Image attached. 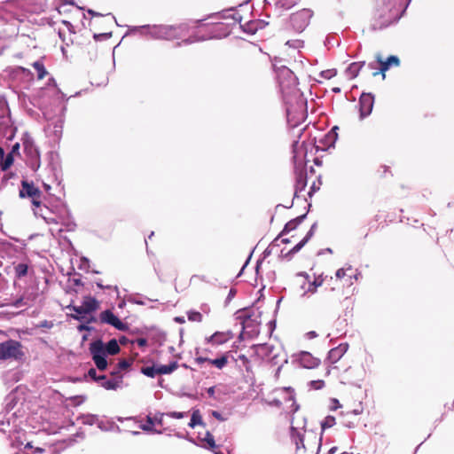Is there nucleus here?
Wrapping results in <instances>:
<instances>
[{
  "instance_id": "4468645a",
  "label": "nucleus",
  "mask_w": 454,
  "mask_h": 454,
  "mask_svg": "<svg viewBox=\"0 0 454 454\" xmlns=\"http://www.w3.org/2000/svg\"><path fill=\"white\" fill-rule=\"evenodd\" d=\"M374 97L371 93H363L359 98L360 117H367L372 111Z\"/></svg>"
},
{
  "instance_id": "4d7b16f0",
  "label": "nucleus",
  "mask_w": 454,
  "mask_h": 454,
  "mask_svg": "<svg viewBox=\"0 0 454 454\" xmlns=\"http://www.w3.org/2000/svg\"><path fill=\"white\" fill-rule=\"evenodd\" d=\"M286 44H288L290 47L293 48H300L302 46V42L296 40V41H287Z\"/></svg>"
},
{
  "instance_id": "ea45409f",
  "label": "nucleus",
  "mask_w": 454,
  "mask_h": 454,
  "mask_svg": "<svg viewBox=\"0 0 454 454\" xmlns=\"http://www.w3.org/2000/svg\"><path fill=\"white\" fill-rule=\"evenodd\" d=\"M82 424L94 425L98 421V417L93 414L82 415L79 418Z\"/></svg>"
},
{
  "instance_id": "0e129e2a",
  "label": "nucleus",
  "mask_w": 454,
  "mask_h": 454,
  "mask_svg": "<svg viewBox=\"0 0 454 454\" xmlns=\"http://www.w3.org/2000/svg\"><path fill=\"white\" fill-rule=\"evenodd\" d=\"M335 275L338 278H342L346 275V270L343 268H340V269L337 270Z\"/></svg>"
},
{
  "instance_id": "8fccbe9b",
  "label": "nucleus",
  "mask_w": 454,
  "mask_h": 454,
  "mask_svg": "<svg viewBox=\"0 0 454 454\" xmlns=\"http://www.w3.org/2000/svg\"><path fill=\"white\" fill-rule=\"evenodd\" d=\"M131 364L132 363L130 361L122 359V360L119 361V363L117 364V367L119 370L124 371V370H127L128 368H129Z\"/></svg>"
},
{
  "instance_id": "0eeeda50",
  "label": "nucleus",
  "mask_w": 454,
  "mask_h": 454,
  "mask_svg": "<svg viewBox=\"0 0 454 454\" xmlns=\"http://www.w3.org/2000/svg\"><path fill=\"white\" fill-rule=\"evenodd\" d=\"M293 159L295 173L294 198H298L299 193L303 192L307 186V173L302 160H298L296 153H294Z\"/></svg>"
},
{
  "instance_id": "423d86ee",
  "label": "nucleus",
  "mask_w": 454,
  "mask_h": 454,
  "mask_svg": "<svg viewBox=\"0 0 454 454\" xmlns=\"http://www.w3.org/2000/svg\"><path fill=\"white\" fill-rule=\"evenodd\" d=\"M89 349L97 369L105 371L108 364L104 342L100 339L93 340L90 343Z\"/></svg>"
},
{
  "instance_id": "7c9ffc66",
  "label": "nucleus",
  "mask_w": 454,
  "mask_h": 454,
  "mask_svg": "<svg viewBox=\"0 0 454 454\" xmlns=\"http://www.w3.org/2000/svg\"><path fill=\"white\" fill-rule=\"evenodd\" d=\"M146 424H142L140 426V428L143 430V431H145V432H151V433H154V434H161L162 432L160 430H157V429H154L153 428V417L151 416H147L146 417Z\"/></svg>"
},
{
  "instance_id": "09e8293b",
  "label": "nucleus",
  "mask_w": 454,
  "mask_h": 454,
  "mask_svg": "<svg viewBox=\"0 0 454 454\" xmlns=\"http://www.w3.org/2000/svg\"><path fill=\"white\" fill-rule=\"evenodd\" d=\"M166 416H168L169 418H172V419H183V418L186 417L187 416V412H183V411H168V412H166Z\"/></svg>"
},
{
  "instance_id": "a19ab883",
  "label": "nucleus",
  "mask_w": 454,
  "mask_h": 454,
  "mask_svg": "<svg viewBox=\"0 0 454 454\" xmlns=\"http://www.w3.org/2000/svg\"><path fill=\"white\" fill-rule=\"evenodd\" d=\"M335 425V418L333 416H326L321 423L322 430L330 428Z\"/></svg>"
},
{
  "instance_id": "bf43d9fd",
  "label": "nucleus",
  "mask_w": 454,
  "mask_h": 454,
  "mask_svg": "<svg viewBox=\"0 0 454 454\" xmlns=\"http://www.w3.org/2000/svg\"><path fill=\"white\" fill-rule=\"evenodd\" d=\"M77 330L79 332H83V331L90 332L92 330V327L89 326L87 324H82L77 326Z\"/></svg>"
},
{
  "instance_id": "6e6552de",
  "label": "nucleus",
  "mask_w": 454,
  "mask_h": 454,
  "mask_svg": "<svg viewBox=\"0 0 454 454\" xmlns=\"http://www.w3.org/2000/svg\"><path fill=\"white\" fill-rule=\"evenodd\" d=\"M67 308L76 313V315L72 316L74 319L82 321L85 314H90L98 309V301L94 297L87 296L81 306L70 305Z\"/></svg>"
},
{
  "instance_id": "aec40b11",
  "label": "nucleus",
  "mask_w": 454,
  "mask_h": 454,
  "mask_svg": "<svg viewBox=\"0 0 454 454\" xmlns=\"http://www.w3.org/2000/svg\"><path fill=\"white\" fill-rule=\"evenodd\" d=\"M348 343H341L339 346L332 348L328 352L327 360L331 364L337 363L348 351Z\"/></svg>"
},
{
  "instance_id": "f8f14e48",
  "label": "nucleus",
  "mask_w": 454,
  "mask_h": 454,
  "mask_svg": "<svg viewBox=\"0 0 454 454\" xmlns=\"http://www.w3.org/2000/svg\"><path fill=\"white\" fill-rule=\"evenodd\" d=\"M49 166L48 169L51 175L52 182L60 185L62 181V171L59 164V155L53 152L49 153Z\"/></svg>"
},
{
  "instance_id": "13d9d810",
  "label": "nucleus",
  "mask_w": 454,
  "mask_h": 454,
  "mask_svg": "<svg viewBox=\"0 0 454 454\" xmlns=\"http://www.w3.org/2000/svg\"><path fill=\"white\" fill-rule=\"evenodd\" d=\"M132 343H137L139 347L142 348L147 345V340L145 338H138L132 341Z\"/></svg>"
},
{
  "instance_id": "f3484780",
  "label": "nucleus",
  "mask_w": 454,
  "mask_h": 454,
  "mask_svg": "<svg viewBox=\"0 0 454 454\" xmlns=\"http://www.w3.org/2000/svg\"><path fill=\"white\" fill-rule=\"evenodd\" d=\"M376 59L380 65V71L382 74L383 79L386 77L385 72H387L392 67H399L400 59L397 56L391 55L386 60H383L380 54L376 55Z\"/></svg>"
},
{
  "instance_id": "c756f323",
  "label": "nucleus",
  "mask_w": 454,
  "mask_h": 454,
  "mask_svg": "<svg viewBox=\"0 0 454 454\" xmlns=\"http://www.w3.org/2000/svg\"><path fill=\"white\" fill-rule=\"evenodd\" d=\"M214 36H212V35H200L196 34V35H193L183 40L181 43H178L177 45L180 46L181 44H191V43H193L196 42H201V41H205L207 39H211Z\"/></svg>"
},
{
  "instance_id": "a211bd4d",
  "label": "nucleus",
  "mask_w": 454,
  "mask_h": 454,
  "mask_svg": "<svg viewBox=\"0 0 454 454\" xmlns=\"http://www.w3.org/2000/svg\"><path fill=\"white\" fill-rule=\"evenodd\" d=\"M194 361L200 366H201L204 363H208L221 370L227 364L228 357L226 355H223L218 358L210 359L206 356H199L195 357Z\"/></svg>"
},
{
  "instance_id": "bb28decb",
  "label": "nucleus",
  "mask_w": 454,
  "mask_h": 454,
  "mask_svg": "<svg viewBox=\"0 0 454 454\" xmlns=\"http://www.w3.org/2000/svg\"><path fill=\"white\" fill-rule=\"evenodd\" d=\"M365 65L364 61L362 62H353L351 63L347 70L346 73L350 78H355L358 75L361 68Z\"/></svg>"
},
{
  "instance_id": "774afa93",
  "label": "nucleus",
  "mask_w": 454,
  "mask_h": 454,
  "mask_svg": "<svg viewBox=\"0 0 454 454\" xmlns=\"http://www.w3.org/2000/svg\"><path fill=\"white\" fill-rule=\"evenodd\" d=\"M96 285L100 289H110L111 288V286H104L100 279L96 282Z\"/></svg>"
},
{
  "instance_id": "f257e3e1",
  "label": "nucleus",
  "mask_w": 454,
  "mask_h": 454,
  "mask_svg": "<svg viewBox=\"0 0 454 454\" xmlns=\"http://www.w3.org/2000/svg\"><path fill=\"white\" fill-rule=\"evenodd\" d=\"M278 79L286 114L302 111L306 99L298 88V82L294 72L286 67L278 69Z\"/></svg>"
},
{
  "instance_id": "1a4fd4ad",
  "label": "nucleus",
  "mask_w": 454,
  "mask_h": 454,
  "mask_svg": "<svg viewBox=\"0 0 454 454\" xmlns=\"http://www.w3.org/2000/svg\"><path fill=\"white\" fill-rule=\"evenodd\" d=\"M310 17V11L306 9L293 13L290 17V22L293 28L297 32H302L309 25Z\"/></svg>"
},
{
  "instance_id": "58836bf2",
  "label": "nucleus",
  "mask_w": 454,
  "mask_h": 454,
  "mask_svg": "<svg viewBox=\"0 0 454 454\" xmlns=\"http://www.w3.org/2000/svg\"><path fill=\"white\" fill-rule=\"evenodd\" d=\"M141 372L149 378H154L156 375L159 374L158 366L157 367H155V366L143 367L141 369Z\"/></svg>"
},
{
  "instance_id": "c03bdc74",
  "label": "nucleus",
  "mask_w": 454,
  "mask_h": 454,
  "mask_svg": "<svg viewBox=\"0 0 454 454\" xmlns=\"http://www.w3.org/2000/svg\"><path fill=\"white\" fill-rule=\"evenodd\" d=\"M336 129H338V127L335 126L332 129V130L325 136V138L329 142V145H333L336 140H337V133Z\"/></svg>"
},
{
  "instance_id": "37998d69",
  "label": "nucleus",
  "mask_w": 454,
  "mask_h": 454,
  "mask_svg": "<svg viewBox=\"0 0 454 454\" xmlns=\"http://www.w3.org/2000/svg\"><path fill=\"white\" fill-rule=\"evenodd\" d=\"M27 301H28V297L22 295L20 298L13 301L12 302V306L14 308H20V307L27 306L28 305Z\"/></svg>"
},
{
  "instance_id": "052dcab7",
  "label": "nucleus",
  "mask_w": 454,
  "mask_h": 454,
  "mask_svg": "<svg viewBox=\"0 0 454 454\" xmlns=\"http://www.w3.org/2000/svg\"><path fill=\"white\" fill-rule=\"evenodd\" d=\"M88 376L95 381L98 376L97 370L95 368H90L88 371Z\"/></svg>"
},
{
  "instance_id": "cd10ccee",
  "label": "nucleus",
  "mask_w": 454,
  "mask_h": 454,
  "mask_svg": "<svg viewBox=\"0 0 454 454\" xmlns=\"http://www.w3.org/2000/svg\"><path fill=\"white\" fill-rule=\"evenodd\" d=\"M191 428H194L196 426H205L202 420V417L199 410H194L192 413L191 420L188 424Z\"/></svg>"
},
{
  "instance_id": "b1692460",
  "label": "nucleus",
  "mask_w": 454,
  "mask_h": 454,
  "mask_svg": "<svg viewBox=\"0 0 454 454\" xmlns=\"http://www.w3.org/2000/svg\"><path fill=\"white\" fill-rule=\"evenodd\" d=\"M301 364L304 368L311 369L318 365L319 360L313 357L309 352H302L301 355Z\"/></svg>"
},
{
  "instance_id": "412c9836",
  "label": "nucleus",
  "mask_w": 454,
  "mask_h": 454,
  "mask_svg": "<svg viewBox=\"0 0 454 454\" xmlns=\"http://www.w3.org/2000/svg\"><path fill=\"white\" fill-rule=\"evenodd\" d=\"M306 215H307L304 214V215H301L287 222L286 223V225L284 226V229L282 230V231L279 233V235L278 237L280 238V237L289 233L291 231L295 230L304 221V219L306 218Z\"/></svg>"
},
{
  "instance_id": "e433bc0d",
  "label": "nucleus",
  "mask_w": 454,
  "mask_h": 454,
  "mask_svg": "<svg viewBox=\"0 0 454 454\" xmlns=\"http://www.w3.org/2000/svg\"><path fill=\"white\" fill-rule=\"evenodd\" d=\"M297 3V0H277L275 5L277 8L284 10H289L294 7Z\"/></svg>"
},
{
  "instance_id": "5fc2aeb1",
  "label": "nucleus",
  "mask_w": 454,
  "mask_h": 454,
  "mask_svg": "<svg viewBox=\"0 0 454 454\" xmlns=\"http://www.w3.org/2000/svg\"><path fill=\"white\" fill-rule=\"evenodd\" d=\"M316 226H317L316 223L312 224L309 231L307 232L306 236L302 239L304 240V242L308 243L309 240L312 238V236L314 235V231L316 229Z\"/></svg>"
},
{
  "instance_id": "e2e57ef3",
  "label": "nucleus",
  "mask_w": 454,
  "mask_h": 454,
  "mask_svg": "<svg viewBox=\"0 0 454 454\" xmlns=\"http://www.w3.org/2000/svg\"><path fill=\"white\" fill-rule=\"evenodd\" d=\"M231 12H233V14H232V19L235 20V21H238V22H241L242 20V17L239 13L238 12H235L233 9H231L230 10Z\"/></svg>"
},
{
  "instance_id": "603ef678",
  "label": "nucleus",
  "mask_w": 454,
  "mask_h": 454,
  "mask_svg": "<svg viewBox=\"0 0 454 454\" xmlns=\"http://www.w3.org/2000/svg\"><path fill=\"white\" fill-rule=\"evenodd\" d=\"M164 416H166V412L165 413L155 414L154 417H153V424H157V425L162 426L163 425V417Z\"/></svg>"
},
{
  "instance_id": "de8ad7c7",
  "label": "nucleus",
  "mask_w": 454,
  "mask_h": 454,
  "mask_svg": "<svg viewBox=\"0 0 454 454\" xmlns=\"http://www.w3.org/2000/svg\"><path fill=\"white\" fill-rule=\"evenodd\" d=\"M378 66H380V65H379L377 59H376V61L370 62L367 65V68L372 71V74L373 76H376L380 73V67H378Z\"/></svg>"
},
{
  "instance_id": "2eb2a0df",
  "label": "nucleus",
  "mask_w": 454,
  "mask_h": 454,
  "mask_svg": "<svg viewBox=\"0 0 454 454\" xmlns=\"http://www.w3.org/2000/svg\"><path fill=\"white\" fill-rule=\"evenodd\" d=\"M34 207L33 211L35 215L42 217L48 224H51L52 221H54L53 217L56 215V206L51 209L46 205H42L41 201H39V205Z\"/></svg>"
},
{
  "instance_id": "3c124183",
  "label": "nucleus",
  "mask_w": 454,
  "mask_h": 454,
  "mask_svg": "<svg viewBox=\"0 0 454 454\" xmlns=\"http://www.w3.org/2000/svg\"><path fill=\"white\" fill-rule=\"evenodd\" d=\"M307 243L304 242L303 239H301L297 245H295L290 251L288 254H296L298 253Z\"/></svg>"
},
{
  "instance_id": "c85d7f7f",
  "label": "nucleus",
  "mask_w": 454,
  "mask_h": 454,
  "mask_svg": "<svg viewBox=\"0 0 454 454\" xmlns=\"http://www.w3.org/2000/svg\"><path fill=\"white\" fill-rule=\"evenodd\" d=\"M106 352L107 355H116L120 352V346L115 339H111L106 344H105Z\"/></svg>"
},
{
  "instance_id": "473e14b6",
  "label": "nucleus",
  "mask_w": 454,
  "mask_h": 454,
  "mask_svg": "<svg viewBox=\"0 0 454 454\" xmlns=\"http://www.w3.org/2000/svg\"><path fill=\"white\" fill-rule=\"evenodd\" d=\"M33 67L36 70L37 72V78L39 80H42L45 77V75L47 74V71L44 67V65L43 62L37 60V61H35L33 64H32Z\"/></svg>"
},
{
  "instance_id": "f03ea898",
  "label": "nucleus",
  "mask_w": 454,
  "mask_h": 454,
  "mask_svg": "<svg viewBox=\"0 0 454 454\" xmlns=\"http://www.w3.org/2000/svg\"><path fill=\"white\" fill-rule=\"evenodd\" d=\"M411 0H377L372 21V29L380 30L396 22Z\"/></svg>"
},
{
  "instance_id": "ddd939ff",
  "label": "nucleus",
  "mask_w": 454,
  "mask_h": 454,
  "mask_svg": "<svg viewBox=\"0 0 454 454\" xmlns=\"http://www.w3.org/2000/svg\"><path fill=\"white\" fill-rule=\"evenodd\" d=\"M99 318L101 323L110 325L119 331H126L128 329L127 324L123 323L110 309L102 311L99 315Z\"/></svg>"
},
{
  "instance_id": "4c0bfd02",
  "label": "nucleus",
  "mask_w": 454,
  "mask_h": 454,
  "mask_svg": "<svg viewBox=\"0 0 454 454\" xmlns=\"http://www.w3.org/2000/svg\"><path fill=\"white\" fill-rule=\"evenodd\" d=\"M283 390L287 393L288 397L286 401L292 402V411L295 412L299 410V405L294 401V391L291 387H284Z\"/></svg>"
},
{
  "instance_id": "680f3d73",
  "label": "nucleus",
  "mask_w": 454,
  "mask_h": 454,
  "mask_svg": "<svg viewBox=\"0 0 454 454\" xmlns=\"http://www.w3.org/2000/svg\"><path fill=\"white\" fill-rule=\"evenodd\" d=\"M175 435H176V437L180 438V439H186V440H188L189 442H192V443H194V444H195V441H194L192 438L189 437V436H188V434H187V435H184V434H181V433H176Z\"/></svg>"
},
{
  "instance_id": "2f4dec72",
  "label": "nucleus",
  "mask_w": 454,
  "mask_h": 454,
  "mask_svg": "<svg viewBox=\"0 0 454 454\" xmlns=\"http://www.w3.org/2000/svg\"><path fill=\"white\" fill-rule=\"evenodd\" d=\"M28 265L27 263H18L14 266V273L16 278H21L27 274Z\"/></svg>"
},
{
  "instance_id": "a878e982",
  "label": "nucleus",
  "mask_w": 454,
  "mask_h": 454,
  "mask_svg": "<svg viewBox=\"0 0 454 454\" xmlns=\"http://www.w3.org/2000/svg\"><path fill=\"white\" fill-rule=\"evenodd\" d=\"M201 443L200 444V447L208 449L211 450H214L215 448H216V444L214 439V436L209 431H207L204 437H199Z\"/></svg>"
},
{
  "instance_id": "9b49d317",
  "label": "nucleus",
  "mask_w": 454,
  "mask_h": 454,
  "mask_svg": "<svg viewBox=\"0 0 454 454\" xmlns=\"http://www.w3.org/2000/svg\"><path fill=\"white\" fill-rule=\"evenodd\" d=\"M20 196L21 198H31L33 206H38L41 198V191L35 187L34 184H30L27 181H22Z\"/></svg>"
},
{
  "instance_id": "39448f33",
  "label": "nucleus",
  "mask_w": 454,
  "mask_h": 454,
  "mask_svg": "<svg viewBox=\"0 0 454 454\" xmlns=\"http://www.w3.org/2000/svg\"><path fill=\"white\" fill-rule=\"evenodd\" d=\"M236 319L242 325V329L249 330L247 333L257 334L259 333L258 325H260V312L254 315V311L251 309L245 308L239 309L236 313Z\"/></svg>"
},
{
  "instance_id": "f704fd0d",
  "label": "nucleus",
  "mask_w": 454,
  "mask_h": 454,
  "mask_svg": "<svg viewBox=\"0 0 454 454\" xmlns=\"http://www.w3.org/2000/svg\"><path fill=\"white\" fill-rule=\"evenodd\" d=\"M30 153H31V168L34 170H37L40 167L39 162V152L36 148H30Z\"/></svg>"
},
{
  "instance_id": "393cba45",
  "label": "nucleus",
  "mask_w": 454,
  "mask_h": 454,
  "mask_svg": "<svg viewBox=\"0 0 454 454\" xmlns=\"http://www.w3.org/2000/svg\"><path fill=\"white\" fill-rule=\"evenodd\" d=\"M291 440L295 444L296 450H305L304 435L299 432L295 427L291 428Z\"/></svg>"
},
{
  "instance_id": "6ab92c4d",
  "label": "nucleus",
  "mask_w": 454,
  "mask_h": 454,
  "mask_svg": "<svg viewBox=\"0 0 454 454\" xmlns=\"http://www.w3.org/2000/svg\"><path fill=\"white\" fill-rule=\"evenodd\" d=\"M274 350L275 347L268 343L257 345V352L264 358L270 359L272 364H277V358L278 356V354H275Z\"/></svg>"
},
{
  "instance_id": "7ed1b4c3",
  "label": "nucleus",
  "mask_w": 454,
  "mask_h": 454,
  "mask_svg": "<svg viewBox=\"0 0 454 454\" xmlns=\"http://www.w3.org/2000/svg\"><path fill=\"white\" fill-rule=\"evenodd\" d=\"M132 32L139 31L141 35H148L155 40H174L179 39L188 33V26L186 24L179 25H144L133 27Z\"/></svg>"
},
{
  "instance_id": "6e6d98bb",
  "label": "nucleus",
  "mask_w": 454,
  "mask_h": 454,
  "mask_svg": "<svg viewBox=\"0 0 454 454\" xmlns=\"http://www.w3.org/2000/svg\"><path fill=\"white\" fill-rule=\"evenodd\" d=\"M310 385L315 389H321L324 387L325 382L323 380H312L310 381Z\"/></svg>"
},
{
  "instance_id": "4be33fe9",
  "label": "nucleus",
  "mask_w": 454,
  "mask_h": 454,
  "mask_svg": "<svg viewBox=\"0 0 454 454\" xmlns=\"http://www.w3.org/2000/svg\"><path fill=\"white\" fill-rule=\"evenodd\" d=\"M299 276H302L304 277L308 281V288L304 291V293L301 294L302 297L306 296L307 294L310 293V294H315L317 292V287L321 286L322 284H323V279L322 278H316L314 281H309V275L305 272H301L298 274Z\"/></svg>"
},
{
  "instance_id": "79ce46f5",
  "label": "nucleus",
  "mask_w": 454,
  "mask_h": 454,
  "mask_svg": "<svg viewBox=\"0 0 454 454\" xmlns=\"http://www.w3.org/2000/svg\"><path fill=\"white\" fill-rule=\"evenodd\" d=\"M187 317L189 321L192 322H201L202 315L199 311L190 310L187 312Z\"/></svg>"
},
{
  "instance_id": "dca6fc26",
  "label": "nucleus",
  "mask_w": 454,
  "mask_h": 454,
  "mask_svg": "<svg viewBox=\"0 0 454 454\" xmlns=\"http://www.w3.org/2000/svg\"><path fill=\"white\" fill-rule=\"evenodd\" d=\"M12 445L19 449V450L15 454H44L45 450L42 448H35L33 450V447L29 442H27L25 445L22 441L20 439L12 440Z\"/></svg>"
},
{
  "instance_id": "9d476101",
  "label": "nucleus",
  "mask_w": 454,
  "mask_h": 454,
  "mask_svg": "<svg viewBox=\"0 0 454 454\" xmlns=\"http://www.w3.org/2000/svg\"><path fill=\"white\" fill-rule=\"evenodd\" d=\"M20 343L17 340H9L0 342V359L17 358L20 354Z\"/></svg>"
},
{
  "instance_id": "338daca9",
  "label": "nucleus",
  "mask_w": 454,
  "mask_h": 454,
  "mask_svg": "<svg viewBox=\"0 0 454 454\" xmlns=\"http://www.w3.org/2000/svg\"><path fill=\"white\" fill-rule=\"evenodd\" d=\"M236 294V290L233 288H231L229 291L228 296L226 298V302L230 301Z\"/></svg>"
},
{
  "instance_id": "5701e85b",
  "label": "nucleus",
  "mask_w": 454,
  "mask_h": 454,
  "mask_svg": "<svg viewBox=\"0 0 454 454\" xmlns=\"http://www.w3.org/2000/svg\"><path fill=\"white\" fill-rule=\"evenodd\" d=\"M123 382V376H117L112 379H106L104 382H101V387L107 390H115L121 387Z\"/></svg>"
},
{
  "instance_id": "72a5a7b5",
  "label": "nucleus",
  "mask_w": 454,
  "mask_h": 454,
  "mask_svg": "<svg viewBox=\"0 0 454 454\" xmlns=\"http://www.w3.org/2000/svg\"><path fill=\"white\" fill-rule=\"evenodd\" d=\"M177 368V363L172 362L169 364L158 366L159 374H169L172 373Z\"/></svg>"
},
{
  "instance_id": "864d4df0",
  "label": "nucleus",
  "mask_w": 454,
  "mask_h": 454,
  "mask_svg": "<svg viewBox=\"0 0 454 454\" xmlns=\"http://www.w3.org/2000/svg\"><path fill=\"white\" fill-rule=\"evenodd\" d=\"M316 226H317L316 223L312 224L309 231L307 232L306 236L302 239L304 240V242L308 243L309 240L312 238V236L314 235V231L316 229Z\"/></svg>"
},
{
  "instance_id": "c9c22d12",
  "label": "nucleus",
  "mask_w": 454,
  "mask_h": 454,
  "mask_svg": "<svg viewBox=\"0 0 454 454\" xmlns=\"http://www.w3.org/2000/svg\"><path fill=\"white\" fill-rule=\"evenodd\" d=\"M208 342L212 341L215 344H223L227 340V338L223 334V333L216 332L212 334L208 339H207Z\"/></svg>"
},
{
  "instance_id": "20e7f679",
  "label": "nucleus",
  "mask_w": 454,
  "mask_h": 454,
  "mask_svg": "<svg viewBox=\"0 0 454 454\" xmlns=\"http://www.w3.org/2000/svg\"><path fill=\"white\" fill-rule=\"evenodd\" d=\"M53 220L54 221L51 223L53 226L50 228V231L52 235L59 234L62 231H73L76 227L70 210L67 205L62 202H59V204L56 206V215Z\"/></svg>"
},
{
  "instance_id": "49530a36",
  "label": "nucleus",
  "mask_w": 454,
  "mask_h": 454,
  "mask_svg": "<svg viewBox=\"0 0 454 454\" xmlns=\"http://www.w3.org/2000/svg\"><path fill=\"white\" fill-rule=\"evenodd\" d=\"M275 247H279V237H277L264 250V256H269L272 253Z\"/></svg>"
},
{
  "instance_id": "69168bd1",
  "label": "nucleus",
  "mask_w": 454,
  "mask_h": 454,
  "mask_svg": "<svg viewBox=\"0 0 454 454\" xmlns=\"http://www.w3.org/2000/svg\"><path fill=\"white\" fill-rule=\"evenodd\" d=\"M212 416L214 418H215L216 419H218V420H221V421L225 420V419L222 416V414L219 411H212Z\"/></svg>"
},
{
  "instance_id": "a18cd8bd",
  "label": "nucleus",
  "mask_w": 454,
  "mask_h": 454,
  "mask_svg": "<svg viewBox=\"0 0 454 454\" xmlns=\"http://www.w3.org/2000/svg\"><path fill=\"white\" fill-rule=\"evenodd\" d=\"M13 163V157L12 153H9L6 158L1 162V169L7 170Z\"/></svg>"
}]
</instances>
